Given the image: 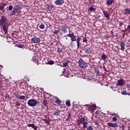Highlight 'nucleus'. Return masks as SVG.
<instances>
[{
	"label": "nucleus",
	"instance_id": "1",
	"mask_svg": "<svg viewBox=\"0 0 130 130\" xmlns=\"http://www.w3.org/2000/svg\"><path fill=\"white\" fill-rule=\"evenodd\" d=\"M70 37L71 42L70 43V46L71 47H74L75 44L74 43V42L76 41V43L77 44V48H80V47L81 46V43L80 41H81V37H79L77 39L76 38V36L74 34V32H72V34L70 33L69 34L67 35V36H64V37Z\"/></svg>",
	"mask_w": 130,
	"mask_h": 130
},
{
	"label": "nucleus",
	"instance_id": "2",
	"mask_svg": "<svg viewBox=\"0 0 130 130\" xmlns=\"http://www.w3.org/2000/svg\"><path fill=\"white\" fill-rule=\"evenodd\" d=\"M21 10H22V8L19 5L14 7L13 8V14H14V16L21 17V14H22V11Z\"/></svg>",
	"mask_w": 130,
	"mask_h": 130
},
{
	"label": "nucleus",
	"instance_id": "3",
	"mask_svg": "<svg viewBox=\"0 0 130 130\" xmlns=\"http://www.w3.org/2000/svg\"><path fill=\"white\" fill-rule=\"evenodd\" d=\"M40 104V102L37 101L35 99H30L27 101V105L31 107H35V106Z\"/></svg>",
	"mask_w": 130,
	"mask_h": 130
},
{
	"label": "nucleus",
	"instance_id": "4",
	"mask_svg": "<svg viewBox=\"0 0 130 130\" xmlns=\"http://www.w3.org/2000/svg\"><path fill=\"white\" fill-rule=\"evenodd\" d=\"M8 24V19H7V16L3 15L1 17L0 19V26Z\"/></svg>",
	"mask_w": 130,
	"mask_h": 130
},
{
	"label": "nucleus",
	"instance_id": "5",
	"mask_svg": "<svg viewBox=\"0 0 130 130\" xmlns=\"http://www.w3.org/2000/svg\"><path fill=\"white\" fill-rule=\"evenodd\" d=\"M79 67L82 68V69H85V68H87V62H86L85 60H83V59H79Z\"/></svg>",
	"mask_w": 130,
	"mask_h": 130
},
{
	"label": "nucleus",
	"instance_id": "6",
	"mask_svg": "<svg viewBox=\"0 0 130 130\" xmlns=\"http://www.w3.org/2000/svg\"><path fill=\"white\" fill-rule=\"evenodd\" d=\"M59 29L61 30V31H62L63 33L66 34L68 33V29L69 27H68V25H63L61 26H59Z\"/></svg>",
	"mask_w": 130,
	"mask_h": 130
},
{
	"label": "nucleus",
	"instance_id": "7",
	"mask_svg": "<svg viewBox=\"0 0 130 130\" xmlns=\"http://www.w3.org/2000/svg\"><path fill=\"white\" fill-rule=\"evenodd\" d=\"M84 50V52L86 53V54H90V53H92V48L90 47L86 46Z\"/></svg>",
	"mask_w": 130,
	"mask_h": 130
},
{
	"label": "nucleus",
	"instance_id": "8",
	"mask_svg": "<svg viewBox=\"0 0 130 130\" xmlns=\"http://www.w3.org/2000/svg\"><path fill=\"white\" fill-rule=\"evenodd\" d=\"M31 41L32 43H40L41 40L39 38L35 37L31 39Z\"/></svg>",
	"mask_w": 130,
	"mask_h": 130
},
{
	"label": "nucleus",
	"instance_id": "9",
	"mask_svg": "<svg viewBox=\"0 0 130 130\" xmlns=\"http://www.w3.org/2000/svg\"><path fill=\"white\" fill-rule=\"evenodd\" d=\"M2 28L5 34H8V30L9 29V25L8 24H3Z\"/></svg>",
	"mask_w": 130,
	"mask_h": 130
},
{
	"label": "nucleus",
	"instance_id": "10",
	"mask_svg": "<svg viewBox=\"0 0 130 130\" xmlns=\"http://www.w3.org/2000/svg\"><path fill=\"white\" fill-rule=\"evenodd\" d=\"M64 1L63 0H56L55 2V5H57V6H61L63 5Z\"/></svg>",
	"mask_w": 130,
	"mask_h": 130
},
{
	"label": "nucleus",
	"instance_id": "11",
	"mask_svg": "<svg viewBox=\"0 0 130 130\" xmlns=\"http://www.w3.org/2000/svg\"><path fill=\"white\" fill-rule=\"evenodd\" d=\"M125 82L124 80L123 79H119L117 81V86H123L124 85Z\"/></svg>",
	"mask_w": 130,
	"mask_h": 130
},
{
	"label": "nucleus",
	"instance_id": "12",
	"mask_svg": "<svg viewBox=\"0 0 130 130\" xmlns=\"http://www.w3.org/2000/svg\"><path fill=\"white\" fill-rule=\"evenodd\" d=\"M107 125L110 127H118V124L113 123H107Z\"/></svg>",
	"mask_w": 130,
	"mask_h": 130
},
{
	"label": "nucleus",
	"instance_id": "13",
	"mask_svg": "<svg viewBox=\"0 0 130 130\" xmlns=\"http://www.w3.org/2000/svg\"><path fill=\"white\" fill-rule=\"evenodd\" d=\"M83 128H84V129H86L87 130L88 128H89V127L90 126V124L89 123H88V122L85 121L83 123Z\"/></svg>",
	"mask_w": 130,
	"mask_h": 130
},
{
	"label": "nucleus",
	"instance_id": "14",
	"mask_svg": "<svg viewBox=\"0 0 130 130\" xmlns=\"http://www.w3.org/2000/svg\"><path fill=\"white\" fill-rule=\"evenodd\" d=\"M46 8L48 12H49V13H50V12H51V10L53 9V8H54V6L52 5H47Z\"/></svg>",
	"mask_w": 130,
	"mask_h": 130
},
{
	"label": "nucleus",
	"instance_id": "15",
	"mask_svg": "<svg viewBox=\"0 0 130 130\" xmlns=\"http://www.w3.org/2000/svg\"><path fill=\"white\" fill-rule=\"evenodd\" d=\"M88 111H94V110H96V106L94 105H93L92 106H89L88 108Z\"/></svg>",
	"mask_w": 130,
	"mask_h": 130
},
{
	"label": "nucleus",
	"instance_id": "16",
	"mask_svg": "<svg viewBox=\"0 0 130 130\" xmlns=\"http://www.w3.org/2000/svg\"><path fill=\"white\" fill-rule=\"evenodd\" d=\"M27 126H28V127H32L34 130H37L38 128L37 126L35 125L34 124H27Z\"/></svg>",
	"mask_w": 130,
	"mask_h": 130
},
{
	"label": "nucleus",
	"instance_id": "17",
	"mask_svg": "<svg viewBox=\"0 0 130 130\" xmlns=\"http://www.w3.org/2000/svg\"><path fill=\"white\" fill-rule=\"evenodd\" d=\"M55 99H56V101H55V103H56L58 105H59L61 103V101L58 99L57 96H55Z\"/></svg>",
	"mask_w": 130,
	"mask_h": 130
},
{
	"label": "nucleus",
	"instance_id": "18",
	"mask_svg": "<svg viewBox=\"0 0 130 130\" xmlns=\"http://www.w3.org/2000/svg\"><path fill=\"white\" fill-rule=\"evenodd\" d=\"M119 46L121 47V50H122V51H123L125 49L124 48V43H123V42H121L119 43Z\"/></svg>",
	"mask_w": 130,
	"mask_h": 130
},
{
	"label": "nucleus",
	"instance_id": "19",
	"mask_svg": "<svg viewBox=\"0 0 130 130\" xmlns=\"http://www.w3.org/2000/svg\"><path fill=\"white\" fill-rule=\"evenodd\" d=\"M7 3H2L0 4V10L3 11L4 9H5V7L7 6Z\"/></svg>",
	"mask_w": 130,
	"mask_h": 130
},
{
	"label": "nucleus",
	"instance_id": "20",
	"mask_svg": "<svg viewBox=\"0 0 130 130\" xmlns=\"http://www.w3.org/2000/svg\"><path fill=\"white\" fill-rule=\"evenodd\" d=\"M124 15H128L130 13V10L129 9H125L123 11Z\"/></svg>",
	"mask_w": 130,
	"mask_h": 130
},
{
	"label": "nucleus",
	"instance_id": "21",
	"mask_svg": "<svg viewBox=\"0 0 130 130\" xmlns=\"http://www.w3.org/2000/svg\"><path fill=\"white\" fill-rule=\"evenodd\" d=\"M60 114V111L59 110H56L54 111L53 113V115H55V116H58L59 114Z\"/></svg>",
	"mask_w": 130,
	"mask_h": 130
},
{
	"label": "nucleus",
	"instance_id": "22",
	"mask_svg": "<svg viewBox=\"0 0 130 130\" xmlns=\"http://www.w3.org/2000/svg\"><path fill=\"white\" fill-rule=\"evenodd\" d=\"M103 13L105 17H106V18H107L108 20H110V18L109 17V15L107 13V12L103 11Z\"/></svg>",
	"mask_w": 130,
	"mask_h": 130
},
{
	"label": "nucleus",
	"instance_id": "23",
	"mask_svg": "<svg viewBox=\"0 0 130 130\" xmlns=\"http://www.w3.org/2000/svg\"><path fill=\"white\" fill-rule=\"evenodd\" d=\"M113 3H114V0H108L107 1V5L108 6H111Z\"/></svg>",
	"mask_w": 130,
	"mask_h": 130
},
{
	"label": "nucleus",
	"instance_id": "24",
	"mask_svg": "<svg viewBox=\"0 0 130 130\" xmlns=\"http://www.w3.org/2000/svg\"><path fill=\"white\" fill-rule=\"evenodd\" d=\"M70 62H71V61L68 60L65 63H63V67H64V68H67V67H69V63H70Z\"/></svg>",
	"mask_w": 130,
	"mask_h": 130
},
{
	"label": "nucleus",
	"instance_id": "25",
	"mask_svg": "<svg viewBox=\"0 0 130 130\" xmlns=\"http://www.w3.org/2000/svg\"><path fill=\"white\" fill-rule=\"evenodd\" d=\"M85 117H82L80 118V123H79V124H81V123H84V121H85Z\"/></svg>",
	"mask_w": 130,
	"mask_h": 130
},
{
	"label": "nucleus",
	"instance_id": "26",
	"mask_svg": "<svg viewBox=\"0 0 130 130\" xmlns=\"http://www.w3.org/2000/svg\"><path fill=\"white\" fill-rule=\"evenodd\" d=\"M66 104L67 106H68V107H70V106H71V101L70 100L67 101L66 102Z\"/></svg>",
	"mask_w": 130,
	"mask_h": 130
},
{
	"label": "nucleus",
	"instance_id": "27",
	"mask_svg": "<svg viewBox=\"0 0 130 130\" xmlns=\"http://www.w3.org/2000/svg\"><path fill=\"white\" fill-rule=\"evenodd\" d=\"M88 11H96V8H94L93 6H91L88 8Z\"/></svg>",
	"mask_w": 130,
	"mask_h": 130
},
{
	"label": "nucleus",
	"instance_id": "28",
	"mask_svg": "<svg viewBox=\"0 0 130 130\" xmlns=\"http://www.w3.org/2000/svg\"><path fill=\"white\" fill-rule=\"evenodd\" d=\"M26 98V96L25 95H19V98L18 99L20 100H24Z\"/></svg>",
	"mask_w": 130,
	"mask_h": 130
},
{
	"label": "nucleus",
	"instance_id": "29",
	"mask_svg": "<svg viewBox=\"0 0 130 130\" xmlns=\"http://www.w3.org/2000/svg\"><path fill=\"white\" fill-rule=\"evenodd\" d=\"M48 64H54V61L52 60H50L49 61H48Z\"/></svg>",
	"mask_w": 130,
	"mask_h": 130
},
{
	"label": "nucleus",
	"instance_id": "30",
	"mask_svg": "<svg viewBox=\"0 0 130 130\" xmlns=\"http://www.w3.org/2000/svg\"><path fill=\"white\" fill-rule=\"evenodd\" d=\"M14 96L17 99H19L20 95H19V92H16L14 93Z\"/></svg>",
	"mask_w": 130,
	"mask_h": 130
},
{
	"label": "nucleus",
	"instance_id": "31",
	"mask_svg": "<svg viewBox=\"0 0 130 130\" xmlns=\"http://www.w3.org/2000/svg\"><path fill=\"white\" fill-rule=\"evenodd\" d=\"M101 57H102V59H106L107 58V56L106 55H105V54H103L101 55Z\"/></svg>",
	"mask_w": 130,
	"mask_h": 130
},
{
	"label": "nucleus",
	"instance_id": "32",
	"mask_svg": "<svg viewBox=\"0 0 130 130\" xmlns=\"http://www.w3.org/2000/svg\"><path fill=\"white\" fill-rule=\"evenodd\" d=\"M21 103L19 101H16L15 103V106H20Z\"/></svg>",
	"mask_w": 130,
	"mask_h": 130
},
{
	"label": "nucleus",
	"instance_id": "33",
	"mask_svg": "<svg viewBox=\"0 0 130 130\" xmlns=\"http://www.w3.org/2000/svg\"><path fill=\"white\" fill-rule=\"evenodd\" d=\"M122 95H130L129 93H127V92H126V91H123L121 92Z\"/></svg>",
	"mask_w": 130,
	"mask_h": 130
},
{
	"label": "nucleus",
	"instance_id": "34",
	"mask_svg": "<svg viewBox=\"0 0 130 130\" xmlns=\"http://www.w3.org/2000/svg\"><path fill=\"white\" fill-rule=\"evenodd\" d=\"M43 104L44 106H46L47 105V101L46 100H44Z\"/></svg>",
	"mask_w": 130,
	"mask_h": 130
},
{
	"label": "nucleus",
	"instance_id": "35",
	"mask_svg": "<svg viewBox=\"0 0 130 130\" xmlns=\"http://www.w3.org/2000/svg\"><path fill=\"white\" fill-rule=\"evenodd\" d=\"M12 10H13V5L9 6L8 9H7V11H12Z\"/></svg>",
	"mask_w": 130,
	"mask_h": 130
},
{
	"label": "nucleus",
	"instance_id": "36",
	"mask_svg": "<svg viewBox=\"0 0 130 130\" xmlns=\"http://www.w3.org/2000/svg\"><path fill=\"white\" fill-rule=\"evenodd\" d=\"M17 47L19 48H23L24 47V44H20L17 45Z\"/></svg>",
	"mask_w": 130,
	"mask_h": 130
},
{
	"label": "nucleus",
	"instance_id": "37",
	"mask_svg": "<svg viewBox=\"0 0 130 130\" xmlns=\"http://www.w3.org/2000/svg\"><path fill=\"white\" fill-rule=\"evenodd\" d=\"M68 115H67V118H71V116H72V113H71V112H68Z\"/></svg>",
	"mask_w": 130,
	"mask_h": 130
},
{
	"label": "nucleus",
	"instance_id": "38",
	"mask_svg": "<svg viewBox=\"0 0 130 130\" xmlns=\"http://www.w3.org/2000/svg\"><path fill=\"white\" fill-rule=\"evenodd\" d=\"M39 28H40V29H44V28H45V25L44 24H40Z\"/></svg>",
	"mask_w": 130,
	"mask_h": 130
},
{
	"label": "nucleus",
	"instance_id": "39",
	"mask_svg": "<svg viewBox=\"0 0 130 130\" xmlns=\"http://www.w3.org/2000/svg\"><path fill=\"white\" fill-rule=\"evenodd\" d=\"M88 40L87 39L86 37H84L83 38V42H87Z\"/></svg>",
	"mask_w": 130,
	"mask_h": 130
},
{
	"label": "nucleus",
	"instance_id": "40",
	"mask_svg": "<svg viewBox=\"0 0 130 130\" xmlns=\"http://www.w3.org/2000/svg\"><path fill=\"white\" fill-rule=\"evenodd\" d=\"M57 51L58 52H62V49L60 48H57Z\"/></svg>",
	"mask_w": 130,
	"mask_h": 130
},
{
	"label": "nucleus",
	"instance_id": "41",
	"mask_svg": "<svg viewBox=\"0 0 130 130\" xmlns=\"http://www.w3.org/2000/svg\"><path fill=\"white\" fill-rule=\"evenodd\" d=\"M0 85H3V78L2 76H0Z\"/></svg>",
	"mask_w": 130,
	"mask_h": 130
},
{
	"label": "nucleus",
	"instance_id": "42",
	"mask_svg": "<svg viewBox=\"0 0 130 130\" xmlns=\"http://www.w3.org/2000/svg\"><path fill=\"white\" fill-rule=\"evenodd\" d=\"M43 121H45L46 123H48V124H49V121L46 119H43Z\"/></svg>",
	"mask_w": 130,
	"mask_h": 130
},
{
	"label": "nucleus",
	"instance_id": "43",
	"mask_svg": "<svg viewBox=\"0 0 130 130\" xmlns=\"http://www.w3.org/2000/svg\"><path fill=\"white\" fill-rule=\"evenodd\" d=\"M20 105H21V106L20 107L21 109H24L25 105H24V104H20Z\"/></svg>",
	"mask_w": 130,
	"mask_h": 130
},
{
	"label": "nucleus",
	"instance_id": "44",
	"mask_svg": "<svg viewBox=\"0 0 130 130\" xmlns=\"http://www.w3.org/2000/svg\"><path fill=\"white\" fill-rule=\"evenodd\" d=\"M9 16H14V10L12 11V12L9 13Z\"/></svg>",
	"mask_w": 130,
	"mask_h": 130
},
{
	"label": "nucleus",
	"instance_id": "45",
	"mask_svg": "<svg viewBox=\"0 0 130 130\" xmlns=\"http://www.w3.org/2000/svg\"><path fill=\"white\" fill-rule=\"evenodd\" d=\"M119 27H121V26H122V25H123V22L122 21H119Z\"/></svg>",
	"mask_w": 130,
	"mask_h": 130
},
{
	"label": "nucleus",
	"instance_id": "46",
	"mask_svg": "<svg viewBox=\"0 0 130 130\" xmlns=\"http://www.w3.org/2000/svg\"><path fill=\"white\" fill-rule=\"evenodd\" d=\"M112 120H113V121H116V120H117V118H116V117H113L112 118Z\"/></svg>",
	"mask_w": 130,
	"mask_h": 130
},
{
	"label": "nucleus",
	"instance_id": "47",
	"mask_svg": "<svg viewBox=\"0 0 130 130\" xmlns=\"http://www.w3.org/2000/svg\"><path fill=\"white\" fill-rule=\"evenodd\" d=\"M58 32H59V30H56L53 32V33L54 34H57Z\"/></svg>",
	"mask_w": 130,
	"mask_h": 130
},
{
	"label": "nucleus",
	"instance_id": "48",
	"mask_svg": "<svg viewBox=\"0 0 130 130\" xmlns=\"http://www.w3.org/2000/svg\"><path fill=\"white\" fill-rule=\"evenodd\" d=\"M95 125H99V122L95 121L94 122Z\"/></svg>",
	"mask_w": 130,
	"mask_h": 130
},
{
	"label": "nucleus",
	"instance_id": "49",
	"mask_svg": "<svg viewBox=\"0 0 130 130\" xmlns=\"http://www.w3.org/2000/svg\"><path fill=\"white\" fill-rule=\"evenodd\" d=\"M87 130H93V127L90 125Z\"/></svg>",
	"mask_w": 130,
	"mask_h": 130
},
{
	"label": "nucleus",
	"instance_id": "50",
	"mask_svg": "<svg viewBox=\"0 0 130 130\" xmlns=\"http://www.w3.org/2000/svg\"><path fill=\"white\" fill-rule=\"evenodd\" d=\"M66 72V69H63L62 74H64V73Z\"/></svg>",
	"mask_w": 130,
	"mask_h": 130
},
{
	"label": "nucleus",
	"instance_id": "51",
	"mask_svg": "<svg viewBox=\"0 0 130 130\" xmlns=\"http://www.w3.org/2000/svg\"><path fill=\"white\" fill-rule=\"evenodd\" d=\"M128 29V28H127H127H126L125 29L122 30V32H126V31Z\"/></svg>",
	"mask_w": 130,
	"mask_h": 130
},
{
	"label": "nucleus",
	"instance_id": "52",
	"mask_svg": "<svg viewBox=\"0 0 130 130\" xmlns=\"http://www.w3.org/2000/svg\"><path fill=\"white\" fill-rule=\"evenodd\" d=\"M126 87H127V88H130L129 84H126Z\"/></svg>",
	"mask_w": 130,
	"mask_h": 130
},
{
	"label": "nucleus",
	"instance_id": "53",
	"mask_svg": "<svg viewBox=\"0 0 130 130\" xmlns=\"http://www.w3.org/2000/svg\"><path fill=\"white\" fill-rule=\"evenodd\" d=\"M127 29L128 30H130V24H129L128 26H127Z\"/></svg>",
	"mask_w": 130,
	"mask_h": 130
},
{
	"label": "nucleus",
	"instance_id": "54",
	"mask_svg": "<svg viewBox=\"0 0 130 130\" xmlns=\"http://www.w3.org/2000/svg\"><path fill=\"white\" fill-rule=\"evenodd\" d=\"M70 118H67V119H66V121H70Z\"/></svg>",
	"mask_w": 130,
	"mask_h": 130
},
{
	"label": "nucleus",
	"instance_id": "55",
	"mask_svg": "<svg viewBox=\"0 0 130 130\" xmlns=\"http://www.w3.org/2000/svg\"><path fill=\"white\" fill-rule=\"evenodd\" d=\"M9 95L8 94H7L6 96H5V97H6V98H8V97H9Z\"/></svg>",
	"mask_w": 130,
	"mask_h": 130
},
{
	"label": "nucleus",
	"instance_id": "56",
	"mask_svg": "<svg viewBox=\"0 0 130 130\" xmlns=\"http://www.w3.org/2000/svg\"><path fill=\"white\" fill-rule=\"evenodd\" d=\"M100 17H101L100 15H98V19L100 18Z\"/></svg>",
	"mask_w": 130,
	"mask_h": 130
},
{
	"label": "nucleus",
	"instance_id": "57",
	"mask_svg": "<svg viewBox=\"0 0 130 130\" xmlns=\"http://www.w3.org/2000/svg\"><path fill=\"white\" fill-rule=\"evenodd\" d=\"M2 68H3V67H2V66H0V70L1 69H2Z\"/></svg>",
	"mask_w": 130,
	"mask_h": 130
},
{
	"label": "nucleus",
	"instance_id": "58",
	"mask_svg": "<svg viewBox=\"0 0 130 130\" xmlns=\"http://www.w3.org/2000/svg\"><path fill=\"white\" fill-rule=\"evenodd\" d=\"M66 40H68V38H66Z\"/></svg>",
	"mask_w": 130,
	"mask_h": 130
},
{
	"label": "nucleus",
	"instance_id": "59",
	"mask_svg": "<svg viewBox=\"0 0 130 130\" xmlns=\"http://www.w3.org/2000/svg\"><path fill=\"white\" fill-rule=\"evenodd\" d=\"M27 88H28V86H27V87H26V89H27Z\"/></svg>",
	"mask_w": 130,
	"mask_h": 130
},
{
	"label": "nucleus",
	"instance_id": "60",
	"mask_svg": "<svg viewBox=\"0 0 130 130\" xmlns=\"http://www.w3.org/2000/svg\"><path fill=\"white\" fill-rule=\"evenodd\" d=\"M0 76H1V72H0Z\"/></svg>",
	"mask_w": 130,
	"mask_h": 130
},
{
	"label": "nucleus",
	"instance_id": "61",
	"mask_svg": "<svg viewBox=\"0 0 130 130\" xmlns=\"http://www.w3.org/2000/svg\"><path fill=\"white\" fill-rule=\"evenodd\" d=\"M86 106H88V105H87Z\"/></svg>",
	"mask_w": 130,
	"mask_h": 130
}]
</instances>
